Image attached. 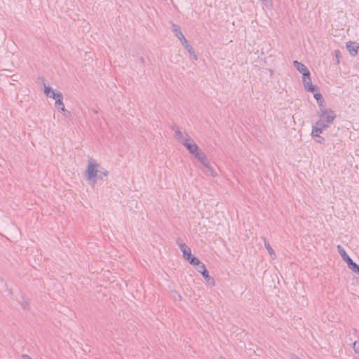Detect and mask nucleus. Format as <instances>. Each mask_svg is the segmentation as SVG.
I'll list each match as a JSON object with an SVG mask.
<instances>
[{"mask_svg": "<svg viewBox=\"0 0 359 359\" xmlns=\"http://www.w3.org/2000/svg\"><path fill=\"white\" fill-rule=\"evenodd\" d=\"M171 129L175 132L174 136L175 139L183 144L192 156H195L196 154L201 151L198 146L187 133L180 131L179 127L176 125H173Z\"/></svg>", "mask_w": 359, "mask_h": 359, "instance_id": "1", "label": "nucleus"}, {"mask_svg": "<svg viewBox=\"0 0 359 359\" xmlns=\"http://www.w3.org/2000/svg\"><path fill=\"white\" fill-rule=\"evenodd\" d=\"M100 167V164L93 161H89L85 172L87 180L89 181V184L92 186H94L95 184V180L98 175V168Z\"/></svg>", "mask_w": 359, "mask_h": 359, "instance_id": "2", "label": "nucleus"}, {"mask_svg": "<svg viewBox=\"0 0 359 359\" xmlns=\"http://www.w3.org/2000/svg\"><path fill=\"white\" fill-rule=\"evenodd\" d=\"M335 117L336 114L332 109L324 110L323 113L319 114V119L316 122V125L327 128L329 125L333 122Z\"/></svg>", "mask_w": 359, "mask_h": 359, "instance_id": "3", "label": "nucleus"}, {"mask_svg": "<svg viewBox=\"0 0 359 359\" xmlns=\"http://www.w3.org/2000/svg\"><path fill=\"white\" fill-rule=\"evenodd\" d=\"M307 75L308 76H302V82L304 88L307 92L315 93L318 90V87L316 85L312 84L310 72H309Z\"/></svg>", "mask_w": 359, "mask_h": 359, "instance_id": "4", "label": "nucleus"}, {"mask_svg": "<svg viewBox=\"0 0 359 359\" xmlns=\"http://www.w3.org/2000/svg\"><path fill=\"white\" fill-rule=\"evenodd\" d=\"M205 168L208 169V171H212V168L210 165V161L208 159L206 155L201 150L196 154L194 156Z\"/></svg>", "mask_w": 359, "mask_h": 359, "instance_id": "5", "label": "nucleus"}, {"mask_svg": "<svg viewBox=\"0 0 359 359\" xmlns=\"http://www.w3.org/2000/svg\"><path fill=\"white\" fill-rule=\"evenodd\" d=\"M346 48L348 51L349 54L354 57L357 55L359 49V44L355 41H349L346 43Z\"/></svg>", "mask_w": 359, "mask_h": 359, "instance_id": "6", "label": "nucleus"}, {"mask_svg": "<svg viewBox=\"0 0 359 359\" xmlns=\"http://www.w3.org/2000/svg\"><path fill=\"white\" fill-rule=\"evenodd\" d=\"M180 41L182 46L187 49L188 53L190 54V55L192 56L195 60H197L198 57L196 55L193 47L190 44H189L188 41L186 39V38H184Z\"/></svg>", "mask_w": 359, "mask_h": 359, "instance_id": "7", "label": "nucleus"}, {"mask_svg": "<svg viewBox=\"0 0 359 359\" xmlns=\"http://www.w3.org/2000/svg\"><path fill=\"white\" fill-rule=\"evenodd\" d=\"M294 67L302 74V76H308V73L310 72L309 69L302 62L294 60L293 61Z\"/></svg>", "mask_w": 359, "mask_h": 359, "instance_id": "8", "label": "nucleus"}, {"mask_svg": "<svg viewBox=\"0 0 359 359\" xmlns=\"http://www.w3.org/2000/svg\"><path fill=\"white\" fill-rule=\"evenodd\" d=\"M177 244L183 252V257L184 259H188L190 256H191V251L189 247H188L185 243H180L177 241Z\"/></svg>", "mask_w": 359, "mask_h": 359, "instance_id": "9", "label": "nucleus"}, {"mask_svg": "<svg viewBox=\"0 0 359 359\" xmlns=\"http://www.w3.org/2000/svg\"><path fill=\"white\" fill-rule=\"evenodd\" d=\"M337 248L338 252L339 253V255L342 257L343 260L346 264H348L350 261L352 260V259L349 257V255L347 254V252H346V250L341 245H338Z\"/></svg>", "mask_w": 359, "mask_h": 359, "instance_id": "10", "label": "nucleus"}, {"mask_svg": "<svg viewBox=\"0 0 359 359\" xmlns=\"http://www.w3.org/2000/svg\"><path fill=\"white\" fill-rule=\"evenodd\" d=\"M172 31L174 32L175 36L181 41L184 37L183 33L181 31V28L178 25H176L175 23L172 24Z\"/></svg>", "mask_w": 359, "mask_h": 359, "instance_id": "11", "label": "nucleus"}, {"mask_svg": "<svg viewBox=\"0 0 359 359\" xmlns=\"http://www.w3.org/2000/svg\"><path fill=\"white\" fill-rule=\"evenodd\" d=\"M51 97L55 100V106L62 105L63 102V95L60 92H55L54 94L51 95Z\"/></svg>", "mask_w": 359, "mask_h": 359, "instance_id": "12", "label": "nucleus"}, {"mask_svg": "<svg viewBox=\"0 0 359 359\" xmlns=\"http://www.w3.org/2000/svg\"><path fill=\"white\" fill-rule=\"evenodd\" d=\"M203 273H202V276L205 280V281L211 286L215 285V279L209 275L208 271H203Z\"/></svg>", "mask_w": 359, "mask_h": 359, "instance_id": "13", "label": "nucleus"}, {"mask_svg": "<svg viewBox=\"0 0 359 359\" xmlns=\"http://www.w3.org/2000/svg\"><path fill=\"white\" fill-rule=\"evenodd\" d=\"M56 108H57V109L61 111L62 113V114L67 118H71L72 117V114L69 111H67L65 107V104L64 103L62 102V105H60V106H55Z\"/></svg>", "mask_w": 359, "mask_h": 359, "instance_id": "14", "label": "nucleus"}, {"mask_svg": "<svg viewBox=\"0 0 359 359\" xmlns=\"http://www.w3.org/2000/svg\"><path fill=\"white\" fill-rule=\"evenodd\" d=\"M348 267L352 270L354 273L359 275V265L354 262L353 259L350 261L348 264Z\"/></svg>", "mask_w": 359, "mask_h": 359, "instance_id": "15", "label": "nucleus"}, {"mask_svg": "<svg viewBox=\"0 0 359 359\" xmlns=\"http://www.w3.org/2000/svg\"><path fill=\"white\" fill-rule=\"evenodd\" d=\"M326 128V127H321L316 124L315 126H313L312 129V136L316 137L315 135H319L323 133V129Z\"/></svg>", "mask_w": 359, "mask_h": 359, "instance_id": "16", "label": "nucleus"}, {"mask_svg": "<svg viewBox=\"0 0 359 359\" xmlns=\"http://www.w3.org/2000/svg\"><path fill=\"white\" fill-rule=\"evenodd\" d=\"M186 260L188 261L189 263L193 266H196V264H200V260L193 255H191V256H190Z\"/></svg>", "mask_w": 359, "mask_h": 359, "instance_id": "17", "label": "nucleus"}, {"mask_svg": "<svg viewBox=\"0 0 359 359\" xmlns=\"http://www.w3.org/2000/svg\"><path fill=\"white\" fill-rule=\"evenodd\" d=\"M43 93L44 94L48 97H51V95L54 94L55 91L52 89L51 87L50 86H46L45 84H44V89H43Z\"/></svg>", "mask_w": 359, "mask_h": 359, "instance_id": "18", "label": "nucleus"}, {"mask_svg": "<svg viewBox=\"0 0 359 359\" xmlns=\"http://www.w3.org/2000/svg\"><path fill=\"white\" fill-rule=\"evenodd\" d=\"M109 174L108 171L106 170L104 168H100V169H98V175H97V179L102 180L104 177L107 176Z\"/></svg>", "mask_w": 359, "mask_h": 359, "instance_id": "19", "label": "nucleus"}, {"mask_svg": "<svg viewBox=\"0 0 359 359\" xmlns=\"http://www.w3.org/2000/svg\"><path fill=\"white\" fill-rule=\"evenodd\" d=\"M264 246L271 255H275L273 249L271 248V246L269 244V242L266 239H264Z\"/></svg>", "mask_w": 359, "mask_h": 359, "instance_id": "20", "label": "nucleus"}, {"mask_svg": "<svg viewBox=\"0 0 359 359\" xmlns=\"http://www.w3.org/2000/svg\"><path fill=\"white\" fill-rule=\"evenodd\" d=\"M196 269L201 273H203V270L208 271L203 263L200 261V264L196 265Z\"/></svg>", "mask_w": 359, "mask_h": 359, "instance_id": "21", "label": "nucleus"}, {"mask_svg": "<svg viewBox=\"0 0 359 359\" xmlns=\"http://www.w3.org/2000/svg\"><path fill=\"white\" fill-rule=\"evenodd\" d=\"M313 97L316 99L317 103L325 102V100L320 93H314Z\"/></svg>", "mask_w": 359, "mask_h": 359, "instance_id": "22", "label": "nucleus"}, {"mask_svg": "<svg viewBox=\"0 0 359 359\" xmlns=\"http://www.w3.org/2000/svg\"><path fill=\"white\" fill-rule=\"evenodd\" d=\"M316 139H315V140L318 142V143H320V144H325V138L321 137L320 135H315Z\"/></svg>", "mask_w": 359, "mask_h": 359, "instance_id": "23", "label": "nucleus"}, {"mask_svg": "<svg viewBox=\"0 0 359 359\" xmlns=\"http://www.w3.org/2000/svg\"><path fill=\"white\" fill-rule=\"evenodd\" d=\"M318 104L320 113H323V111L324 110H328L329 109H326L325 108V102H320V103H318Z\"/></svg>", "mask_w": 359, "mask_h": 359, "instance_id": "24", "label": "nucleus"}, {"mask_svg": "<svg viewBox=\"0 0 359 359\" xmlns=\"http://www.w3.org/2000/svg\"><path fill=\"white\" fill-rule=\"evenodd\" d=\"M175 294L177 295V297H175V299H177H177H178L179 301H181V300H182V296H181L179 293H177V292H175Z\"/></svg>", "mask_w": 359, "mask_h": 359, "instance_id": "25", "label": "nucleus"}, {"mask_svg": "<svg viewBox=\"0 0 359 359\" xmlns=\"http://www.w3.org/2000/svg\"><path fill=\"white\" fill-rule=\"evenodd\" d=\"M175 294L177 295V297H175V299H177H177H178L179 301H181V300H182V296H181L179 293H177V292H175Z\"/></svg>", "mask_w": 359, "mask_h": 359, "instance_id": "26", "label": "nucleus"}, {"mask_svg": "<svg viewBox=\"0 0 359 359\" xmlns=\"http://www.w3.org/2000/svg\"><path fill=\"white\" fill-rule=\"evenodd\" d=\"M339 53H340V51L339 50H334V54H335L337 59H338ZM337 62L338 63L339 62V60H337Z\"/></svg>", "mask_w": 359, "mask_h": 359, "instance_id": "27", "label": "nucleus"}, {"mask_svg": "<svg viewBox=\"0 0 359 359\" xmlns=\"http://www.w3.org/2000/svg\"><path fill=\"white\" fill-rule=\"evenodd\" d=\"M28 306V302H24L22 303V306L23 309H26Z\"/></svg>", "mask_w": 359, "mask_h": 359, "instance_id": "28", "label": "nucleus"}, {"mask_svg": "<svg viewBox=\"0 0 359 359\" xmlns=\"http://www.w3.org/2000/svg\"><path fill=\"white\" fill-rule=\"evenodd\" d=\"M140 60L142 63H144L145 62L144 58L143 57H141Z\"/></svg>", "mask_w": 359, "mask_h": 359, "instance_id": "29", "label": "nucleus"}, {"mask_svg": "<svg viewBox=\"0 0 359 359\" xmlns=\"http://www.w3.org/2000/svg\"><path fill=\"white\" fill-rule=\"evenodd\" d=\"M219 359H226V358H224V357H223V356H221V357H219Z\"/></svg>", "mask_w": 359, "mask_h": 359, "instance_id": "30", "label": "nucleus"}, {"mask_svg": "<svg viewBox=\"0 0 359 359\" xmlns=\"http://www.w3.org/2000/svg\"><path fill=\"white\" fill-rule=\"evenodd\" d=\"M262 1H266L267 0H261Z\"/></svg>", "mask_w": 359, "mask_h": 359, "instance_id": "31", "label": "nucleus"}]
</instances>
